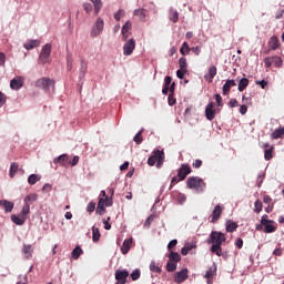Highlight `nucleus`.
Wrapping results in <instances>:
<instances>
[{
    "label": "nucleus",
    "mask_w": 284,
    "mask_h": 284,
    "mask_svg": "<svg viewBox=\"0 0 284 284\" xmlns=\"http://www.w3.org/2000/svg\"><path fill=\"white\" fill-rule=\"evenodd\" d=\"M227 241V237L225 236L224 233L219 232V231H213L211 232L209 239L206 240V243L211 246V252L212 254H215L216 256H225L223 254V245Z\"/></svg>",
    "instance_id": "1"
},
{
    "label": "nucleus",
    "mask_w": 284,
    "mask_h": 284,
    "mask_svg": "<svg viewBox=\"0 0 284 284\" xmlns=\"http://www.w3.org/2000/svg\"><path fill=\"white\" fill-rule=\"evenodd\" d=\"M51 54H52V44L50 43L44 44L39 54V59H38L39 65H50Z\"/></svg>",
    "instance_id": "2"
},
{
    "label": "nucleus",
    "mask_w": 284,
    "mask_h": 284,
    "mask_svg": "<svg viewBox=\"0 0 284 284\" xmlns=\"http://www.w3.org/2000/svg\"><path fill=\"white\" fill-rule=\"evenodd\" d=\"M163 161H165V152L154 150L153 155L148 159V165H151V168L154 165H156V168H161L163 165Z\"/></svg>",
    "instance_id": "3"
},
{
    "label": "nucleus",
    "mask_w": 284,
    "mask_h": 284,
    "mask_svg": "<svg viewBox=\"0 0 284 284\" xmlns=\"http://www.w3.org/2000/svg\"><path fill=\"white\" fill-rule=\"evenodd\" d=\"M186 186L189 190H196V192H203L205 190V182L199 176H191L186 180Z\"/></svg>",
    "instance_id": "4"
},
{
    "label": "nucleus",
    "mask_w": 284,
    "mask_h": 284,
    "mask_svg": "<svg viewBox=\"0 0 284 284\" xmlns=\"http://www.w3.org/2000/svg\"><path fill=\"white\" fill-rule=\"evenodd\" d=\"M272 223H274V221L267 220V215H263L261 219V224L256 225V230L260 232V230H263L264 227L265 234H272L276 232V226H274Z\"/></svg>",
    "instance_id": "5"
},
{
    "label": "nucleus",
    "mask_w": 284,
    "mask_h": 284,
    "mask_svg": "<svg viewBox=\"0 0 284 284\" xmlns=\"http://www.w3.org/2000/svg\"><path fill=\"white\" fill-rule=\"evenodd\" d=\"M105 27V22L103 19L98 18L91 29V37L92 39H95V37H100V34L103 33V28Z\"/></svg>",
    "instance_id": "6"
},
{
    "label": "nucleus",
    "mask_w": 284,
    "mask_h": 284,
    "mask_svg": "<svg viewBox=\"0 0 284 284\" xmlns=\"http://www.w3.org/2000/svg\"><path fill=\"white\" fill-rule=\"evenodd\" d=\"M135 48H136V40H134V38L128 40L123 45L124 57H130L132 52H134Z\"/></svg>",
    "instance_id": "7"
},
{
    "label": "nucleus",
    "mask_w": 284,
    "mask_h": 284,
    "mask_svg": "<svg viewBox=\"0 0 284 284\" xmlns=\"http://www.w3.org/2000/svg\"><path fill=\"white\" fill-rule=\"evenodd\" d=\"M128 276H130V272L128 270H116L115 271V281L116 284H126L128 283Z\"/></svg>",
    "instance_id": "8"
},
{
    "label": "nucleus",
    "mask_w": 284,
    "mask_h": 284,
    "mask_svg": "<svg viewBox=\"0 0 284 284\" xmlns=\"http://www.w3.org/2000/svg\"><path fill=\"white\" fill-rule=\"evenodd\" d=\"M38 88H40V90H43L44 92H48L50 91V88H54V82H52L50 78H42L38 80Z\"/></svg>",
    "instance_id": "9"
},
{
    "label": "nucleus",
    "mask_w": 284,
    "mask_h": 284,
    "mask_svg": "<svg viewBox=\"0 0 284 284\" xmlns=\"http://www.w3.org/2000/svg\"><path fill=\"white\" fill-rule=\"evenodd\" d=\"M187 272V268H182L180 272H175L173 276L174 283H185V280L189 278Z\"/></svg>",
    "instance_id": "10"
},
{
    "label": "nucleus",
    "mask_w": 284,
    "mask_h": 284,
    "mask_svg": "<svg viewBox=\"0 0 284 284\" xmlns=\"http://www.w3.org/2000/svg\"><path fill=\"white\" fill-rule=\"evenodd\" d=\"M187 174H192V169L187 164H182L178 170V179H180V181H185Z\"/></svg>",
    "instance_id": "11"
},
{
    "label": "nucleus",
    "mask_w": 284,
    "mask_h": 284,
    "mask_svg": "<svg viewBox=\"0 0 284 284\" xmlns=\"http://www.w3.org/2000/svg\"><path fill=\"white\" fill-rule=\"evenodd\" d=\"M205 116L207 121H214L216 116V110H214V102H210L205 108Z\"/></svg>",
    "instance_id": "12"
},
{
    "label": "nucleus",
    "mask_w": 284,
    "mask_h": 284,
    "mask_svg": "<svg viewBox=\"0 0 284 284\" xmlns=\"http://www.w3.org/2000/svg\"><path fill=\"white\" fill-rule=\"evenodd\" d=\"M221 214H223V206L221 204H217L214 210L212 211V220L211 223H217L219 219H221Z\"/></svg>",
    "instance_id": "13"
},
{
    "label": "nucleus",
    "mask_w": 284,
    "mask_h": 284,
    "mask_svg": "<svg viewBox=\"0 0 284 284\" xmlns=\"http://www.w3.org/2000/svg\"><path fill=\"white\" fill-rule=\"evenodd\" d=\"M23 77H16L10 81V88L11 90H21L23 88Z\"/></svg>",
    "instance_id": "14"
},
{
    "label": "nucleus",
    "mask_w": 284,
    "mask_h": 284,
    "mask_svg": "<svg viewBox=\"0 0 284 284\" xmlns=\"http://www.w3.org/2000/svg\"><path fill=\"white\" fill-rule=\"evenodd\" d=\"M234 87H236V80H227L222 87V94L227 97V94H230V90H232Z\"/></svg>",
    "instance_id": "15"
},
{
    "label": "nucleus",
    "mask_w": 284,
    "mask_h": 284,
    "mask_svg": "<svg viewBox=\"0 0 284 284\" xmlns=\"http://www.w3.org/2000/svg\"><path fill=\"white\" fill-rule=\"evenodd\" d=\"M132 30V22L126 21L124 26L122 27V41H128V38L130 34H128Z\"/></svg>",
    "instance_id": "16"
},
{
    "label": "nucleus",
    "mask_w": 284,
    "mask_h": 284,
    "mask_svg": "<svg viewBox=\"0 0 284 284\" xmlns=\"http://www.w3.org/2000/svg\"><path fill=\"white\" fill-rule=\"evenodd\" d=\"M133 17H138L139 21L145 22V19L148 17V10L146 9H135L133 11Z\"/></svg>",
    "instance_id": "17"
},
{
    "label": "nucleus",
    "mask_w": 284,
    "mask_h": 284,
    "mask_svg": "<svg viewBox=\"0 0 284 284\" xmlns=\"http://www.w3.org/2000/svg\"><path fill=\"white\" fill-rule=\"evenodd\" d=\"M280 45L281 43L278 42V37L276 36L271 37V39L268 40V48L271 50H278Z\"/></svg>",
    "instance_id": "18"
},
{
    "label": "nucleus",
    "mask_w": 284,
    "mask_h": 284,
    "mask_svg": "<svg viewBox=\"0 0 284 284\" xmlns=\"http://www.w3.org/2000/svg\"><path fill=\"white\" fill-rule=\"evenodd\" d=\"M68 154H62L53 160L54 165H68Z\"/></svg>",
    "instance_id": "19"
},
{
    "label": "nucleus",
    "mask_w": 284,
    "mask_h": 284,
    "mask_svg": "<svg viewBox=\"0 0 284 284\" xmlns=\"http://www.w3.org/2000/svg\"><path fill=\"white\" fill-rule=\"evenodd\" d=\"M0 206L4 209V212H11L12 210H14V203L7 200H1Z\"/></svg>",
    "instance_id": "20"
},
{
    "label": "nucleus",
    "mask_w": 284,
    "mask_h": 284,
    "mask_svg": "<svg viewBox=\"0 0 284 284\" xmlns=\"http://www.w3.org/2000/svg\"><path fill=\"white\" fill-rule=\"evenodd\" d=\"M11 221H12L16 225H23V223H26V215H22V214L12 215V216H11Z\"/></svg>",
    "instance_id": "21"
},
{
    "label": "nucleus",
    "mask_w": 284,
    "mask_h": 284,
    "mask_svg": "<svg viewBox=\"0 0 284 284\" xmlns=\"http://www.w3.org/2000/svg\"><path fill=\"white\" fill-rule=\"evenodd\" d=\"M95 212H97V214H100V216H102V214L105 212V201L103 197L99 199Z\"/></svg>",
    "instance_id": "22"
},
{
    "label": "nucleus",
    "mask_w": 284,
    "mask_h": 284,
    "mask_svg": "<svg viewBox=\"0 0 284 284\" xmlns=\"http://www.w3.org/2000/svg\"><path fill=\"white\" fill-rule=\"evenodd\" d=\"M169 20L172 23H178L179 22V11H176L175 9H170L169 10Z\"/></svg>",
    "instance_id": "23"
},
{
    "label": "nucleus",
    "mask_w": 284,
    "mask_h": 284,
    "mask_svg": "<svg viewBox=\"0 0 284 284\" xmlns=\"http://www.w3.org/2000/svg\"><path fill=\"white\" fill-rule=\"evenodd\" d=\"M131 247H132V239L124 240L123 245L121 247L122 254H128Z\"/></svg>",
    "instance_id": "24"
},
{
    "label": "nucleus",
    "mask_w": 284,
    "mask_h": 284,
    "mask_svg": "<svg viewBox=\"0 0 284 284\" xmlns=\"http://www.w3.org/2000/svg\"><path fill=\"white\" fill-rule=\"evenodd\" d=\"M214 274H216V264L214 263L213 266L209 267L207 271L205 272L204 277L210 280L214 278Z\"/></svg>",
    "instance_id": "25"
},
{
    "label": "nucleus",
    "mask_w": 284,
    "mask_h": 284,
    "mask_svg": "<svg viewBox=\"0 0 284 284\" xmlns=\"http://www.w3.org/2000/svg\"><path fill=\"white\" fill-rule=\"evenodd\" d=\"M239 230V224L236 222L227 221L226 222V232L232 233Z\"/></svg>",
    "instance_id": "26"
},
{
    "label": "nucleus",
    "mask_w": 284,
    "mask_h": 284,
    "mask_svg": "<svg viewBox=\"0 0 284 284\" xmlns=\"http://www.w3.org/2000/svg\"><path fill=\"white\" fill-rule=\"evenodd\" d=\"M169 261H171L172 263H180L181 261V254L171 251L169 253Z\"/></svg>",
    "instance_id": "27"
},
{
    "label": "nucleus",
    "mask_w": 284,
    "mask_h": 284,
    "mask_svg": "<svg viewBox=\"0 0 284 284\" xmlns=\"http://www.w3.org/2000/svg\"><path fill=\"white\" fill-rule=\"evenodd\" d=\"M247 85H250V80L247 78L241 79L237 88L239 92H243Z\"/></svg>",
    "instance_id": "28"
},
{
    "label": "nucleus",
    "mask_w": 284,
    "mask_h": 284,
    "mask_svg": "<svg viewBox=\"0 0 284 284\" xmlns=\"http://www.w3.org/2000/svg\"><path fill=\"white\" fill-rule=\"evenodd\" d=\"M99 239H101V232L99 231V227L93 226L92 227V241H93V243H99Z\"/></svg>",
    "instance_id": "29"
},
{
    "label": "nucleus",
    "mask_w": 284,
    "mask_h": 284,
    "mask_svg": "<svg viewBox=\"0 0 284 284\" xmlns=\"http://www.w3.org/2000/svg\"><path fill=\"white\" fill-rule=\"evenodd\" d=\"M94 6V13L99 14L101 12V8H103V2L101 0H90Z\"/></svg>",
    "instance_id": "30"
},
{
    "label": "nucleus",
    "mask_w": 284,
    "mask_h": 284,
    "mask_svg": "<svg viewBox=\"0 0 284 284\" xmlns=\"http://www.w3.org/2000/svg\"><path fill=\"white\" fill-rule=\"evenodd\" d=\"M190 44H187V42H183L180 49V53L182 57H187V54H190Z\"/></svg>",
    "instance_id": "31"
},
{
    "label": "nucleus",
    "mask_w": 284,
    "mask_h": 284,
    "mask_svg": "<svg viewBox=\"0 0 284 284\" xmlns=\"http://www.w3.org/2000/svg\"><path fill=\"white\" fill-rule=\"evenodd\" d=\"M19 171V164L17 162H12L10 166L9 176L10 179H14V174Z\"/></svg>",
    "instance_id": "32"
},
{
    "label": "nucleus",
    "mask_w": 284,
    "mask_h": 284,
    "mask_svg": "<svg viewBox=\"0 0 284 284\" xmlns=\"http://www.w3.org/2000/svg\"><path fill=\"white\" fill-rule=\"evenodd\" d=\"M34 201H37V194H34V193H31L24 197L26 205H32V203H34Z\"/></svg>",
    "instance_id": "33"
},
{
    "label": "nucleus",
    "mask_w": 284,
    "mask_h": 284,
    "mask_svg": "<svg viewBox=\"0 0 284 284\" xmlns=\"http://www.w3.org/2000/svg\"><path fill=\"white\" fill-rule=\"evenodd\" d=\"M273 152H274V146H271L270 149H266L264 151V159H265V161H272V159L274 156Z\"/></svg>",
    "instance_id": "34"
},
{
    "label": "nucleus",
    "mask_w": 284,
    "mask_h": 284,
    "mask_svg": "<svg viewBox=\"0 0 284 284\" xmlns=\"http://www.w3.org/2000/svg\"><path fill=\"white\" fill-rule=\"evenodd\" d=\"M81 254H83V250L81 248V246H77L72 253L71 256L72 258H74V261L79 260V256H81Z\"/></svg>",
    "instance_id": "35"
},
{
    "label": "nucleus",
    "mask_w": 284,
    "mask_h": 284,
    "mask_svg": "<svg viewBox=\"0 0 284 284\" xmlns=\"http://www.w3.org/2000/svg\"><path fill=\"white\" fill-rule=\"evenodd\" d=\"M88 74V64L85 61L81 60V67H80V79H83Z\"/></svg>",
    "instance_id": "36"
},
{
    "label": "nucleus",
    "mask_w": 284,
    "mask_h": 284,
    "mask_svg": "<svg viewBox=\"0 0 284 284\" xmlns=\"http://www.w3.org/2000/svg\"><path fill=\"white\" fill-rule=\"evenodd\" d=\"M134 143H136V145H141V143H143V130L139 131L134 138H133Z\"/></svg>",
    "instance_id": "37"
},
{
    "label": "nucleus",
    "mask_w": 284,
    "mask_h": 284,
    "mask_svg": "<svg viewBox=\"0 0 284 284\" xmlns=\"http://www.w3.org/2000/svg\"><path fill=\"white\" fill-rule=\"evenodd\" d=\"M209 77H210L209 83H212V81H214V77H216V65H211L209 68Z\"/></svg>",
    "instance_id": "38"
},
{
    "label": "nucleus",
    "mask_w": 284,
    "mask_h": 284,
    "mask_svg": "<svg viewBox=\"0 0 284 284\" xmlns=\"http://www.w3.org/2000/svg\"><path fill=\"white\" fill-rule=\"evenodd\" d=\"M275 68H283V59L278 55L272 57Z\"/></svg>",
    "instance_id": "39"
},
{
    "label": "nucleus",
    "mask_w": 284,
    "mask_h": 284,
    "mask_svg": "<svg viewBox=\"0 0 284 284\" xmlns=\"http://www.w3.org/2000/svg\"><path fill=\"white\" fill-rule=\"evenodd\" d=\"M284 134V128L282 129H276L273 133H272V139H281Z\"/></svg>",
    "instance_id": "40"
},
{
    "label": "nucleus",
    "mask_w": 284,
    "mask_h": 284,
    "mask_svg": "<svg viewBox=\"0 0 284 284\" xmlns=\"http://www.w3.org/2000/svg\"><path fill=\"white\" fill-rule=\"evenodd\" d=\"M176 267H178L176 262L169 261L166 263V272H176Z\"/></svg>",
    "instance_id": "41"
},
{
    "label": "nucleus",
    "mask_w": 284,
    "mask_h": 284,
    "mask_svg": "<svg viewBox=\"0 0 284 284\" xmlns=\"http://www.w3.org/2000/svg\"><path fill=\"white\" fill-rule=\"evenodd\" d=\"M151 272H154L155 274H161V267L156 265V262H151L150 264Z\"/></svg>",
    "instance_id": "42"
},
{
    "label": "nucleus",
    "mask_w": 284,
    "mask_h": 284,
    "mask_svg": "<svg viewBox=\"0 0 284 284\" xmlns=\"http://www.w3.org/2000/svg\"><path fill=\"white\" fill-rule=\"evenodd\" d=\"M179 64H180V70H187V59L180 58Z\"/></svg>",
    "instance_id": "43"
},
{
    "label": "nucleus",
    "mask_w": 284,
    "mask_h": 284,
    "mask_svg": "<svg viewBox=\"0 0 284 284\" xmlns=\"http://www.w3.org/2000/svg\"><path fill=\"white\" fill-rule=\"evenodd\" d=\"M23 252L27 258H30L32 256V246L30 245H24Z\"/></svg>",
    "instance_id": "44"
},
{
    "label": "nucleus",
    "mask_w": 284,
    "mask_h": 284,
    "mask_svg": "<svg viewBox=\"0 0 284 284\" xmlns=\"http://www.w3.org/2000/svg\"><path fill=\"white\" fill-rule=\"evenodd\" d=\"M254 205H255L254 212H256V214L262 212V210H263V202H261L260 200H256Z\"/></svg>",
    "instance_id": "45"
},
{
    "label": "nucleus",
    "mask_w": 284,
    "mask_h": 284,
    "mask_svg": "<svg viewBox=\"0 0 284 284\" xmlns=\"http://www.w3.org/2000/svg\"><path fill=\"white\" fill-rule=\"evenodd\" d=\"M121 17H125V11L123 9H119V11L114 13L115 21H121Z\"/></svg>",
    "instance_id": "46"
},
{
    "label": "nucleus",
    "mask_w": 284,
    "mask_h": 284,
    "mask_svg": "<svg viewBox=\"0 0 284 284\" xmlns=\"http://www.w3.org/2000/svg\"><path fill=\"white\" fill-rule=\"evenodd\" d=\"M67 70H68L69 72L72 71V54H68V55H67Z\"/></svg>",
    "instance_id": "47"
},
{
    "label": "nucleus",
    "mask_w": 284,
    "mask_h": 284,
    "mask_svg": "<svg viewBox=\"0 0 284 284\" xmlns=\"http://www.w3.org/2000/svg\"><path fill=\"white\" fill-rule=\"evenodd\" d=\"M131 278L132 281H139V278H141V271L135 270L131 273Z\"/></svg>",
    "instance_id": "48"
},
{
    "label": "nucleus",
    "mask_w": 284,
    "mask_h": 284,
    "mask_svg": "<svg viewBox=\"0 0 284 284\" xmlns=\"http://www.w3.org/2000/svg\"><path fill=\"white\" fill-rule=\"evenodd\" d=\"M169 105H175L176 104V98H174V93H170L168 98Z\"/></svg>",
    "instance_id": "49"
},
{
    "label": "nucleus",
    "mask_w": 284,
    "mask_h": 284,
    "mask_svg": "<svg viewBox=\"0 0 284 284\" xmlns=\"http://www.w3.org/2000/svg\"><path fill=\"white\" fill-rule=\"evenodd\" d=\"M83 9L85 10L87 14H90V12H92V10H94V8L92 7V3H90V2H85L83 4Z\"/></svg>",
    "instance_id": "50"
},
{
    "label": "nucleus",
    "mask_w": 284,
    "mask_h": 284,
    "mask_svg": "<svg viewBox=\"0 0 284 284\" xmlns=\"http://www.w3.org/2000/svg\"><path fill=\"white\" fill-rule=\"evenodd\" d=\"M185 74H187V70H185V69H179L176 71L178 79H183V77H185Z\"/></svg>",
    "instance_id": "51"
},
{
    "label": "nucleus",
    "mask_w": 284,
    "mask_h": 284,
    "mask_svg": "<svg viewBox=\"0 0 284 284\" xmlns=\"http://www.w3.org/2000/svg\"><path fill=\"white\" fill-rule=\"evenodd\" d=\"M214 97H215V101L217 103V106L223 108V98L221 97V94L216 93Z\"/></svg>",
    "instance_id": "52"
},
{
    "label": "nucleus",
    "mask_w": 284,
    "mask_h": 284,
    "mask_svg": "<svg viewBox=\"0 0 284 284\" xmlns=\"http://www.w3.org/2000/svg\"><path fill=\"white\" fill-rule=\"evenodd\" d=\"M111 217H106L105 220H103V224H104V230H112V224H110Z\"/></svg>",
    "instance_id": "53"
},
{
    "label": "nucleus",
    "mask_w": 284,
    "mask_h": 284,
    "mask_svg": "<svg viewBox=\"0 0 284 284\" xmlns=\"http://www.w3.org/2000/svg\"><path fill=\"white\" fill-rule=\"evenodd\" d=\"M272 63H274L272 57H267V58L264 59L265 68H272Z\"/></svg>",
    "instance_id": "54"
},
{
    "label": "nucleus",
    "mask_w": 284,
    "mask_h": 284,
    "mask_svg": "<svg viewBox=\"0 0 284 284\" xmlns=\"http://www.w3.org/2000/svg\"><path fill=\"white\" fill-rule=\"evenodd\" d=\"M36 45H37V41H31V42L24 43L26 50H32L36 48Z\"/></svg>",
    "instance_id": "55"
},
{
    "label": "nucleus",
    "mask_w": 284,
    "mask_h": 284,
    "mask_svg": "<svg viewBox=\"0 0 284 284\" xmlns=\"http://www.w3.org/2000/svg\"><path fill=\"white\" fill-rule=\"evenodd\" d=\"M94 210H97V203L90 202V203L88 204V206H87V211L90 212V213H92V212H94Z\"/></svg>",
    "instance_id": "56"
},
{
    "label": "nucleus",
    "mask_w": 284,
    "mask_h": 284,
    "mask_svg": "<svg viewBox=\"0 0 284 284\" xmlns=\"http://www.w3.org/2000/svg\"><path fill=\"white\" fill-rule=\"evenodd\" d=\"M8 101V97L0 91V108H3V104Z\"/></svg>",
    "instance_id": "57"
},
{
    "label": "nucleus",
    "mask_w": 284,
    "mask_h": 284,
    "mask_svg": "<svg viewBox=\"0 0 284 284\" xmlns=\"http://www.w3.org/2000/svg\"><path fill=\"white\" fill-rule=\"evenodd\" d=\"M69 165L71 168H74L75 165H79V155L73 156L72 161L69 162Z\"/></svg>",
    "instance_id": "58"
},
{
    "label": "nucleus",
    "mask_w": 284,
    "mask_h": 284,
    "mask_svg": "<svg viewBox=\"0 0 284 284\" xmlns=\"http://www.w3.org/2000/svg\"><path fill=\"white\" fill-rule=\"evenodd\" d=\"M28 183L34 185L37 183V174H31L28 179Z\"/></svg>",
    "instance_id": "59"
},
{
    "label": "nucleus",
    "mask_w": 284,
    "mask_h": 284,
    "mask_svg": "<svg viewBox=\"0 0 284 284\" xmlns=\"http://www.w3.org/2000/svg\"><path fill=\"white\" fill-rule=\"evenodd\" d=\"M170 85H172V77L166 75L164 79V87L170 88Z\"/></svg>",
    "instance_id": "60"
},
{
    "label": "nucleus",
    "mask_w": 284,
    "mask_h": 284,
    "mask_svg": "<svg viewBox=\"0 0 284 284\" xmlns=\"http://www.w3.org/2000/svg\"><path fill=\"white\" fill-rule=\"evenodd\" d=\"M230 108H239V100L237 99H231L229 102Z\"/></svg>",
    "instance_id": "61"
},
{
    "label": "nucleus",
    "mask_w": 284,
    "mask_h": 284,
    "mask_svg": "<svg viewBox=\"0 0 284 284\" xmlns=\"http://www.w3.org/2000/svg\"><path fill=\"white\" fill-rule=\"evenodd\" d=\"M178 244H179V241L176 240L170 241L168 244V250H172L173 247H176Z\"/></svg>",
    "instance_id": "62"
},
{
    "label": "nucleus",
    "mask_w": 284,
    "mask_h": 284,
    "mask_svg": "<svg viewBox=\"0 0 284 284\" xmlns=\"http://www.w3.org/2000/svg\"><path fill=\"white\" fill-rule=\"evenodd\" d=\"M26 214H30V204H26L22 207V216H26Z\"/></svg>",
    "instance_id": "63"
},
{
    "label": "nucleus",
    "mask_w": 284,
    "mask_h": 284,
    "mask_svg": "<svg viewBox=\"0 0 284 284\" xmlns=\"http://www.w3.org/2000/svg\"><path fill=\"white\" fill-rule=\"evenodd\" d=\"M42 192H44V194H48V192H52V186L50 184H44L42 187Z\"/></svg>",
    "instance_id": "64"
}]
</instances>
